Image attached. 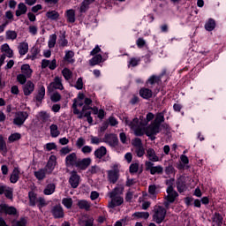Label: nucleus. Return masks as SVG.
Wrapping results in <instances>:
<instances>
[{
  "instance_id": "58",
  "label": "nucleus",
  "mask_w": 226,
  "mask_h": 226,
  "mask_svg": "<svg viewBox=\"0 0 226 226\" xmlns=\"http://www.w3.org/2000/svg\"><path fill=\"white\" fill-rule=\"evenodd\" d=\"M100 172V167L94 165L88 170L87 174H98Z\"/></svg>"
},
{
  "instance_id": "42",
  "label": "nucleus",
  "mask_w": 226,
  "mask_h": 226,
  "mask_svg": "<svg viewBox=\"0 0 226 226\" xmlns=\"http://www.w3.org/2000/svg\"><path fill=\"white\" fill-rule=\"evenodd\" d=\"M62 75H63L64 79H65V80H70L72 79V77H73V72H72L70 71V69L64 68L62 71Z\"/></svg>"
},
{
  "instance_id": "3",
  "label": "nucleus",
  "mask_w": 226,
  "mask_h": 226,
  "mask_svg": "<svg viewBox=\"0 0 226 226\" xmlns=\"http://www.w3.org/2000/svg\"><path fill=\"white\" fill-rule=\"evenodd\" d=\"M123 192H124V186L117 185L112 190V192H109V197L111 199L108 204V207H109V209H114V207H117V206H121V204L124 202L123 197L120 196Z\"/></svg>"
},
{
  "instance_id": "22",
  "label": "nucleus",
  "mask_w": 226,
  "mask_h": 226,
  "mask_svg": "<svg viewBox=\"0 0 226 226\" xmlns=\"http://www.w3.org/2000/svg\"><path fill=\"white\" fill-rule=\"evenodd\" d=\"M19 54L21 56H26L29 52V44L27 42H20L18 46Z\"/></svg>"
},
{
  "instance_id": "21",
  "label": "nucleus",
  "mask_w": 226,
  "mask_h": 226,
  "mask_svg": "<svg viewBox=\"0 0 226 226\" xmlns=\"http://www.w3.org/2000/svg\"><path fill=\"white\" fill-rule=\"evenodd\" d=\"M47 174H49V171L47 170L46 168L38 170L37 171L34 172V175L36 177V179H38V181H43Z\"/></svg>"
},
{
  "instance_id": "4",
  "label": "nucleus",
  "mask_w": 226,
  "mask_h": 226,
  "mask_svg": "<svg viewBox=\"0 0 226 226\" xmlns=\"http://www.w3.org/2000/svg\"><path fill=\"white\" fill-rule=\"evenodd\" d=\"M124 123L131 128V130H132V132H134L136 137H142V135H144V127L147 125V123L139 120L137 117L133 118L132 121L125 118Z\"/></svg>"
},
{
  "instance_id": "13",
  "label": "nucleus",
  "mask_w": 226,
  "mask_h": 226,
  "mask_svg": "<svg viewBox=\"0 0 226 226\" xmlns=\"http://www.w3.org/2000/svg\"><path fill=\"white\" fill-rule=\"evenodd\" d=\"M177 190L179 193H183V192H186V178L183 176H180L176 182Z\"/></svg>"
},
{
  "instance_id": "18",
  "label": "nucleus",
  "mask_w": 226,
  "mask_h": 226,
  "mask_svg": "<svg viewBox=\"0 0 226 226\" xmlns=\"http://www.w3.org/2000/svg\"><path fill=\"white\" fill-rule=\"evenodd\" d=\"M108 179L109 183H112V185H116V183H117V179H119V171L116 170H109Z\"/></svg>"
},
{
  "instance_id": "46",
  "label": "nucleus",
  "mask_w": 226,
  "mask_h": 226,
  "mask_svg": "<svg viewBox=\"0 0 226 226\" xmlns=\"http://www.w3.org/2000/svg\"><path fill=\"white\" fill-rule=\"evenodd\" d=\"M39 117L41 121H42L43 123H47V121L50 119V114H49L47 111H41L39 113Z\"/></svg>"
},
{
  "instance_id": "33",
  "label": "nucleus",
  "mask_w": 226,
  "mask_h": 226,
  "mask_svg": "<svg viewBox=\"0 0 226 226\" xmlns=\"http://www.w3.org/2000/svg\"><path fill=\"white\" fill-rule=\"evenodd\" d=\"M56 192V185L55 184H48L43 190L44 195H52Z\"/></svg>"
},
{
  "instance_id": "60",
  "label": "nucleus",
  "mask_w": 226,
  "mask_h": 226,
  "mask_svg": "<svg viewBox=\"0 0 226 226\" xmlns=\"http://www.w3.org/2000/svg\"><path fill=\"white\" fill-rule=\"evenodd\" d=\"M154 167V163L151 161H146L145 162V169L147 171L151 172V170Z\"/></svg>"
},
{
  "instance_id": "62",
  "label": "nucleus",
  "mask_w": 226,
  "mask_h": 226,
  "mask_svg": "<svg viewBox=\"0 0 226 226\" xmlns=\"http://www.w3.org/2000/svg\"><path fill=\"white\" fill-rule=\"evenodd\" d=\"M136 44L139 49H143L146 45V40H144V38H139L136 41Z\"/></svg>"
},
{
  "instance_id": "2",
  "label": "nucleus",
  "mask_w": 226,
  "mask_h": 226,
  "mask_svg": "<svg viewBox=\"0 0 226 226\" xmlns=\"http://www.w3.org/2000/svg\"><path fill=\"white\" fill-rule=\"evenodd\" d=\"M165 111L157 113L154 120L146 129V135L151 137V135H158L161 132L162 123H165Z\"/></svg>"
},
{
  "instance_id": "38",
  "label": "nucleus",
  "mask_w": 226,
  "mask_h": 226,
  "mask_svg": "<svg viewBox=\"0 0 226 226\" xmlns=\"http://www.w3.org/2000/svg\"><path fill=\"white\" fill-rule=\"evenodd\" d=\"M213 222L216 223L218 226L223 225V216L220 215V213H215L213 217Z\"/></svg>"
},
{
  "instance_id": "64",
  "label": "nucleus",
  "mask_w": 226,
  "mask_h": 226,
  "mask_svg": "<svg viewBox=\"0 0 226 226\" xmlns=\"http://www.w3.org/2000/svg\"><path fill=\"white\" fill-rule=\"evenodd\" d=\"M60 47H66L68 45V40H66V37L64 35H62L59 41Z\"/></svg>"
},
{
  "instance_id": "40",
  "label": "nucleus",
  "mask_w": 226,
  "mask_h": 226,
  "mask_svg": "<svg viewBox=\"0 0 226 226\" xmlns=\"http://www.w3.org/2000/svg\"><path fill=\"white\" fill-rule=\"evenodd\" d=\"M162 80V77L152 75L147 81V84L154 86V84H158Z\"/></svg>"
},
{
  "instance_id": "54",
  "label": "nucleus",
  "mask_w": 226,
  "mask_h": 226,
  "mask_svg": "<svg viewBox=\"0 0 226 226\" xmlns=\"http://www.w3.org/2000/svg\"><path fill=\"white\" fill-rule=\"evenodd\" d=\"M165 174L167 176H170L176 172V170L174 169V166L172 164H169L165 170H164Z\"/></svg>"
},
{
  "instance_id": "16",
  "label": "nucleus",
  "mask_w": 226,
  "mask_h": 226,
  "mask_svg": "<svg viewBox=\"0 0 226 226\" xmlns=\"http://www.w3.org/2000/svg\"><path fill=\"white\" fill-rule=\"evenodd\" d=\"M50 87H52V89H59L60 91H63V89H64V87H63V79L59 77H56L48 89H50Z\"/></svg>"
},
{
  "instance_id": "20",
  "label": "nucleus",
  "mask_w": 226,
  "mask_h": 226,
  "mask_svg": "<svg viewBox=\"0 0 226 226\" xmlns=\"http://www.w3.org/2000/svg\"><path fill=\"white\" fill-rule=\"evenodd\" d=\"M139 96L144 100H149V98H153V90L143 87L139 90Z\"/></svg>"
},
{
  "instance_id": "39",
  "label": "nucleus",
  "mask_w": 226,
  "mask_h": 226,
  "mask_svg": "<svg viewBox=\"0 0 226 226\" xmlns=\"http://www.w3.org/2000/svg\"><path fill=\"white\" fill-rule=\"evenodd\" d=\"M62 204L66 207V209H72V206H73V200H72V198H64L62 200Z\"/></svg>"
},
{
  "instance_id": "19",
  "label": "nucleus",
  "mask_w": 226,
  "mask_h": 226,
  "mask_svg": "<svg viewBox=\"0 0 226 226\" xmlns=\"http://www.w3.org/2000/svg\"><path fill=\"white\" fill-rule=\"evenodd\" d=\"M146 156L150 162H160V157L156 155V152L153 148H148L147 150Z\"/></svg>"
},
{
  "instance_id": "23",
  "label": "nucleus",
  "mask_w": 226,
  "mask_h": 226,
  "mask_svg": "<svg viewBox=\"0 0 226 226\" xmlns=\"http://www.w3.org/2000/svg\"><path fill=\"white\" fill-rule=\"evenodd\" d=\"M28 199H29V206L34 207L38 202V194L36 192L31 191L28 192Z\"/></svg>"
},
{
  "instance_id": "53",
  "label": "nucleus",
  "mask_w": 226,
  "mask_h": 226,
  "mask_svg": "<svg viewBox=\"0 0 226 226\" xmlns=\"http://www.w3.org/2000/svg\"><path fill=\"white\" fill-rule=\"evenodd\" d=\"M129 171L131 174H137V172H139V162L132 163Z\"/></svg>"
},
{
  "instance_id": "55",
  "label": "nucleus",
  "mask_w": 226,
  "mask_h": 226,
  "mask_svg": "<svg viewBox=\"0 0 226 226\" xmlns=\"http://www.w3.org/2000/svg\"><path fill=\"white\" fill-rule=\"evenodd\" d=\"M17 80L19 82V84L24 85L26 82H27V77L25 76V74H18Z\"/></svg>"
},
{
  "instance_id": "29",
  "label": "nucleus",
  "mask_w": 226,
  "mask_h": 226,
  "mask_svg": "<svg viewBox=\"0 0 226 226\" xmlns=\"http://www.w3.org/2000/svg\"><path fill=\"white\" fill-rule=\"evenodd\" d=\"M43 98H45V87L40 86L37 94L34 96L36 102H42Z\"/></svg>"
},
{
  "instance_id": "34",
  "label": "nucleus",
  "mask_w": 226,
  "mask_h": 226,
  "mask_svg": "<svg viewBox=\"0 0 226 226\" xmlns=\"http://www.w3.org/2000/svg\"><path fill=\"white\" fill-rule=\"evenodd\" d=\"M102 59H103L102 55H100V54L95 55L94 57H92L89 60L90 66H96V64H100V63L102 62Z\"/></svg>"
},
{
  "instance_id": "37",
  "label": "nucleus",
  "mask_w": 226,
  "mask_h": 226,
  "mask_svg": "<svg viewBox=\"0 0 226 226\" xmlns=\"http://www.w3.org/2000/svg\"><path fill=\"white\" fill-rule=\"evenodd\" d=\"M73 56H75V53H73V51L72 50L66 51L64 59L67 63L73 64L75 63V60L73 59Z\"/></svg>"
},
{
  "instance_id": "36",
  "label": "nucleus",
  "mask_w": 226,
  "mask_h": 226,
  "mask_svg": "<svg viewBox=\"0 0 226 226\" xmlns=\"http://www.w3.org/2000/svg\"><path fill=\"white\" fill-rule=\"evenodd\" d=\"M216 27V22L213 19H209L208 21L205 24V29L207 31H213Z\"/></svg>"
},
{
  "instance_id": "24",
  "label": "nucleus",
  "mask_w": 226,
  "mask_h": 226,
  "mask_svg": "<svg viewBox=\"0 0 226 226\" xmlns=\"http://www.w3.org/2000/svg\"><path fill=\"white\" fill-rule=\"evenodd\" d=\"M1 52H4L5 57L11 58L13 57V49H10V45L8 43H4L1 47Z\"/></svg>"
},
{
  "instance_id": "9",
  "label": "nucleus",
  "mask_w": 226,
  "mask_h": 226,
  "mask_svg": "<svg viewBox=\"0 0 226 226\" xmlns=\"http://www.w3.org/2000/svg\"><path fill=\"white\" fill-rule=\"evenodd\" d=\"M79 162V157L76 153L69 154L65 157V166L66 167H77V163Z\"/></svg>"
},
{
  "instance_id": "50",
  "label": "nucleus",
  "mask_w": 226,
  "mask_h": 226,
  "mask_svg": "<svg viewBox=\"0 0 226 226\" xmlns=\"http://www.w3.org/2000/svg\"><path fill=\"white\" fill-rule=\"evenodd\" d=\"M133 216L136 218H144V220H147V218H149V212H136L133 214Z\"/></svg>"
},
{
  "instance_id": "57",
  "label": "nucleus",
  "mask_w": 226,
  "mask_h": 226,
  "mask_svg": "<svg viewBox=\"0 0 226 226\" xmlns=\"http://www.w3.org/2000/svg\"><path fill=\"white\" fill-rule=\"evenodd\" d=\"M6 141H4V139L3 136L0 137V151H4V153H6Z\"/></svg>"
},
{
  "instance_id": "32",
  "label": "nucleus",
  "mask_w": 226,
  "mask_h": 226,
  "mask_svg": "<svg viewBox=\"0 0 226 226\" xmlns=\"http://www.w3.org/2000/svg\"><path fill=\"white\" fill-rule=\"evenodd\" d=\"M49 130H50V135L51 137H53V139L59 137V135L61 134V132H59V128L57 127V124H52L49 126Z\"/></svg>"
},
{
  "instance_id": "17",
  "label": "nucleus",
  "mask_w": 226,
  "mask_h": 226,
  "mask_svg": "<svg viewBox=\"0 0 226 226\" xmlns=\"http://www.w3.org/2000/svg\"><path fill=\"white\" fill-rule=\"evenodd\" d=\"M33 91H34V83L31 80L26 81L23 86V93L25 96H29V94H33Z\"/></svg>"
},
{
  "instance_id": "44",
  "label": "nucleus",
  "mask_w": 226,
  "mask_h": 226,
  "mask_svg": "<svg viewBox=\"0 0 226 226\" xmlns=\"http://www.w3.org/2000/svg\"><path fill=\"white\" fill-rule=\"evenodd\" d=\"M56 40H57V35H56V34H53L49 36V40L48 41V45L49 49H54V47H56Z\"/></svg>"
},
{
  "instance_id": "8",
  "label": "nucleus",
  "mask_w": 226,
  "mask_h": 226,
  "mask_svg": "<svg viewBox=\"0 0 226 226\" xmlns=\"http://www.w3.org/2000/svg\"><path fill=\"white\" fill-rule=\"evenodd\" d=\"M51 215L56 220L64 218V209L61 205H56L51 208Z\"/></svg>"
},
{
  "instance_id": "12",
  "label": "nucleus",
  "mask_w": 226,
  "mask_h": 226,
  "mask_svg": "<svg viewBox=\"0 0 226 226\" xmlns=\"http://www.w3.org/2000/svg\"><path fill=\"white\" fill-rule=\"evenodd\" d=\"M57 163V157L56 155H51L44 169L48 171V174L54 172V169H56V165Z\"/></svg>"
},
{
  "instance_id": "5",
  "label": "nucleus",
  "mask_w": 226,
  "mask_h": 226,
  "mask_svg": "<svg viewBox=\"0 0 226 226\" xmlns=\"http://www.w3.org/2000/svg\"><path fill=\"white\" fill-rule=\"evenodd\" d=\"M167 216V209L162 206H155L154 207V215H153V221L155 223H162L165 221V217Z\"/></svg>"
},
{
  "instance_id": "52",
  "label": "nucleus",
  "mask_w": 226,
  "mask_h": 226,
  "mask_svg": "<svg viewBox=\"0 0 226 226\" xmlns=\"http://www.w3.org/2000/svg\"><path fill=\"white\" fill-rule=\"evenodd\" d=\"M6 39L7 40H17V32L13 30H8L6 32Z\"/></svg>"
},
{
  "instance_id": "41",
  "label": "nucleus",
  "mask_w": 226,
  "mask_h": 226,
  "mask_svg": "<svg viewBox=\"0 0 226 226\" xmlns=\"http://www.w3.org/2000/svg\"><path fill=\"white\" fill-rule=\"evenodd\" d=\"M46 17H48L49 20H57L59 19V12L56 11H48Z\"/></svg>"
},
{
  "instance_id": "27",
  "label": "nucleus",
  "mask_w": 226,
  "mask_h": 226,
  "mask_svg": "<svg viewBox=\"0 0 226 226\" xmlns=\"http://www.w3.org/2000/svg\"><path fill=\"white\" fill-rule=\"evenodd\" d=\"M19 178H20V170H19V168H14L11 175L10 181L13 185H15V183H17V181H19Z\"/></svg>"
},
{
  "instance_id": "15",
  "label": "nucleus",
  "mask_w": 226,
  "mask_h": 226,
  "mask_svg": "<svg viewBox=\"0 0 226 226\" xmlns=\"http://www.w3.org/2000/svg\"><path fill=\"white\" fill-rule=\"evenodd\" d=\"M0 213H5L6 215H17V208L15 207H10L6 204L0 205Z\"/></svg>"
},
{
  "instance_id": "7",
  "label": "nucleus",
  "mask_w": 226,
  "mask_h": 226,
  "mask_svg": "<svg viewBox=\"0 0 226 226\" xmlns=\"http://www.w3.org/2000/svg\"><path fill=\"white\" fill-rule=\"evenodd\" d=\"M102 140L106 144H109L110 147H116L119 144V139L114 133L105 134Z\"/></svg>"
},
{
  "instance_id": "11",
  "label": "nucleus",
  "mask_w": 226,
  "mask_h": 226,
  "mask_svg": "<svg viewBox=\"0 0 226 226\" xmlns=\"http://www.w3.org/2000/svg\"><path fill=\"white\" fill-rule=\"evenodd\" d=\"M69 183L72 188H78L80 183V176L77 173V171H71V177L69 178Z\"/></svg>"
},
{
  "instance_id": "43",
  "label": "nucleus",
  "mask_w": 226,
  "mask_h": 226,
  "mask_svg": "<svg viewBox=\"0 0 226 226\" xmlns=\"http://www.w3.org/2000/svg\"><path fill=\"white\" fill-rule=\"evenodd\" d=\"M134 152L136 156H138V158H142V156L146 154V148H144V147H138L134 148Z\"/></svg>"
},
{
  "instance_id": "63",
  "label": "nucleus",
  "mask_w": 226,
  "mask_h": 226,
  "mask_svg": "<svg viewBox=\"0 0 226 226\" xmlns=\"http://www.w3.org/2000/svg\"><path fill=\"white\" fill-rule=\"evenodd\" d=\"M57 146L56 145V143H47L45 145V149L46 151H52L53 149H56Z\"/></svg>"
},
{
  "instance_id": "45",
  "label": "nucleus",
  "mask_w": 226,
  "mask_h": 226,
  "mask_svg": "<svg viewBox=\"0 0 226 226\" xmlns=\"http://www.w3.org/2000/svg\"><path fill=\"white\" fill-rule=\"evenodd\" d=\"M150 174L152 176H154V174H163V167L161 165L154 166V168L151 169Z\"/></svg>"
},
{
  "instance_id": "10",
  "label": "nucleus",
  "mask_w": 226,
  "mask_h": 226,
  "mask_svg": "<svg viewBox=\"0 0 226 226\" xmlns=\"http://www.w3.org/2000/svg\"><path fill=\"white\" fill-rule=\"evenodd\" d=\"M93 161L91 160L90 157L87 158H78V162L76 164V169H79V170H86L89 165H91V162Z\"/></svg>"
},
{
  "instance_id": "25",
  "label": "nucleus",
  "mask_w": 226,
  "mask_h": 226,
  "mask_svg": "<svg viewBox=\"0 0 226 226\" xmlns=\"http://www.w3.org/2000/svg\"><path fill=\"white\" fill-rule=\"evenodd\" d=\"M96 0H84L79 8L80 13H86L89 10V5L93 4Z\"/></svg>"
},
{
  "instance_id": "6",
  "label": "nucleus",
  "mask_w": 226,
  "mask_h": 226,
  "mask_svg": "<svg viewBox=\"0 0 226 226\" xmlns=\"http://www.w3.org/2000/svg\"><path fill=\"white\" fill-rule=\"evenodd\" d=\"M27 117H29V113L26 111H18L13 119V124L16 126H22V124L26 123Z\"/></svg>"
},
{
  "instance_id": "26",
  "label": "nucleus",
  "mask_w": 226,
  "mask_h": 226,
  "mask_svg": "<svg viewBox=\"0 0 226 226\" xmlns=\"http://www.w3.org/2000/svg\"><path fill=\"white\" fill-rule=\"evenodd\" d=\"M65 17H66L67 22H69V24H74V22L76 20L75 10H73V9L67 10L65 12Z\"/></svg>"
},
{
  "instance_id": "1",
  "label": "nucleus",
  "mask_w": 226,
  "mask_h": 226,
  "mask_svg": "<svg viewBox=\"0 0 226 226\" xmlns=\"http://www.w3.org/2000/svg\"><path fill=\"white\" fill-rule=\"evenodd\" d=\"M93 100L88 97H85L84 99V106L82 107L81 111L77 108V99L73 100L72 109L73 114L78 116V119H82L83 117H87V123L93 124V117H91V110H93Z\"/></svg>"
},
{
  "instance_id": "14",
  "label": "nucleus",
  "mask_w": 226,
  "mask_h": 226,
  "mask_svg": "<svg viewBox=\"0 0 226 226\" xmlns=\"http://www.w3.org/2000/svg\"><path fill=\"white\" fill-rule=\"evenodd\" d=\"M168 195L166 196V200H169V202H174L177 197H179V194L176 190H174V187L172 185H170L166 190Z\"/></svg>"
},
{
  "instance_id": "49",
  "label": "nucleus",
  "mask_w": 226,
  "mask_h": 226,
  "mask_svg": "<svg viewBox=\"0 0 226 226\" xmlns=\"http://www.w3.org/2000/svg\"><path fill=\"white\" fill-rule=\"evenodd\" d=\"M21 138H22V135H20V133L15 132L11 134L8 139H9V142H16V140H20Z\"/></svg>"
},
{
  "instance_id": "35",
  "label": "nucleus",
  "mask_w": 226,
  "mask_h": 226,
  "mask_svg": "<svg viewBox=\"0 0 226 226\" xmlns=\"http://www.w3.org/2000/svg\"><path fill=\"white\" fill-rule=\"evenodd\" d=\"M78 206L79 209H85L86 211H89V209L91 208V203L85 200H79L78 202Z\"/></svg>"
},
{
  "instance_id": "51",
  "label": "nucleus",
  "mask_w": 226,
  "mask_h": 226,
  "mask_svg": "<svg viewBox=\"0 0 226 226\" xmlns=\"http://www.w3.org/2000/svg\"><path fill=\"white\" fill-rule=\"evenodd\" d=\"M132 144L134 149L137 147H144V145L142 144V139H140V138H135L134 139H132Z\"/></svg>"
},
{
  "instance_id": "31",
  "label": "nucleus",
  "mask_w": 226,
  "mask_h": 226,
  "mask_svg": "<svg viewBox=\"0 0 226 226\" xmlns=\"http://www.w3.org/2000/svg\"><path fill=\"white\" fill-rule=\"evenodd\" d=\"M105 154H107V148L105 147H101L94 151V156L99 160H102V156H105Z\"/></svg>"
},
{
  "instance_id": "48",
  "label": "nucleus",
  "mask_w": 226,
  "mask_h": 226,
  "mask_svg": "<svg viewBox=\"0 0 226 226\" xmlns=\"http://www.w3.org/2000/svg\"><path fill=\"white\" fill-rule=\"evenodd\" d=\"M50 100L53 102V103H57V102H61V94L58 92H54L50 95Z\"/></svg>"
},
{
  "instance_id": "56",
  "label": "nucleus",
  "mask_w": 226,
  "mask_h": 226,
  "mask_svg": "<svg viewBox=\"0 0 226 226\" xmlns=\"http://www.w3.org/2000/svg\"><path fill=\"white\" fill-rule=\"evenodd\" d=\"M86 145V139L82 137L79 138L76 141V146L77 147H79V149H80V147H84V146Z\"/></svg>"
},
{
  "instance_id": "30",
  "label": "nucleus",
  "mask_w": 226,
  "mask_h": 226,
  "mask_svg": "<svg viewBox=\"0 0 226 226\" xmlns=\"http://www.w3.org/2000/svg\"><path fill=\"white\" fill-rule=\"evenodd\" d=\"M21 73L29 79L33 74V70H31V66L29 64H26L21 66Z\"/></svg>"
},
{
  "instance_id": "28",
  "label": "nucleus",
  "mask_w": 226,
  "mask_h": 226,
  "mask_svg": "<svg viewBox=\"0 0 226 226\" xmlns=\"http://www.w3.org/2000/svg\"><path fill=\"white\" fill-rule=\"evenodd\" d=\"M26 13H27V6H26V4H19L18 10L16 11V17H20V15H26Z\"/></svg>"
},
{
  "instance_id": "47",
  "label": "nucleus",
  "mask_w": 226,
  "mask_h": 226,
  "mask_svg": "<svg viewBox=\"0 0 226 226\" xmlns=\"http://www.w3.org/2000/svg\"><path fill=\"white\" fill-rule=\"evenodd\" d=\"M45 206H49V202L45 200V198L39 197L37 200V207H39V209H41V207H45Z\"/></svg>"
},
{
  "instance_id": "61",
  "label": "nucleus",
  "mask_w": 226,
  "mask_h": 226,
  "mask_svg": "<svg viewBox=\"0 0 226 226\" xmlns=\"http://www.w3.org/2000/svg\"><path fill=\"white\" fill-rule=\"evenodd\" d=\"M74 87H76V89H78L79 91H80V89H83L84 87V82L82 81V78H79L76 85L74 86Z\"/></svg>"
},
{
  "instance_id": "59",
  "label": "nucleus",
  "mask_w": 226,
  "mask_h": 226,
  "mask_svg": "<svg viewBox=\"0 0 226 226\" xmlns=\"http://www.w3.org/2000/svg\"><path fill=\"white\" fill-rule=\"evenodd\" d=\"M4 195L7 199L11 200V199H13V189H11V187H8V189L4 192Z\"/></svg>"
}]
</instances>
